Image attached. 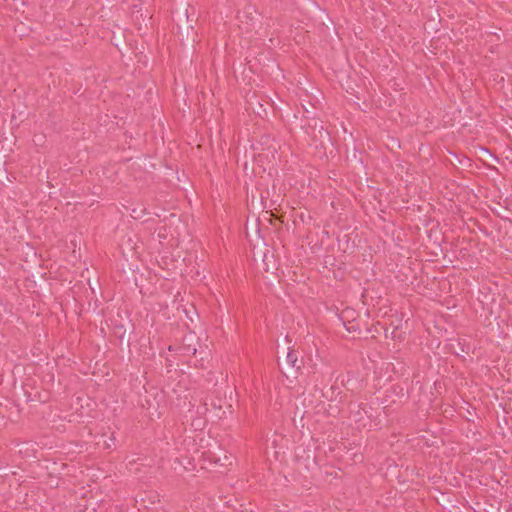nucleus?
<instances>
[{"mask_svg":"<svg viewBox=\"0 0 512 512\" xmlns=\"http://www.w3.org/2000/svg\"><path fill=\"white\" fill-rule=\"evenodd\" d=\"M298 352L294 349H289L286 358L283 360V374L288 376L296 377L303 365V359H299Z\"/></svg>","mask_w":512,"mask_h":512,"instance_id":"obj_1","label":"nucleus"},{"mask_svg":"<svg viewBox=\"0 0 512 512\" xmlns=\"http://www.w3.org/2000/svg\"><path fill=\"white\" fill-rule=\"evenodd\" d=\"M368 409H372L371 407H367V404L360 403L357 405L350 406V417L354 420L359 427H366L367 422L365 421V416L371 420L372 415L369 414Z\"/></svg>","mask_w":512,"mask_h":512,"instance_id":"obj_2","label":"nucleus"},{"mask_svg":"<svg viewBox=\"0 0 512 512\" xmlns=\"http://www.w3.org/2000/svg\"><path fill=\"white\" fill-rule=\"evenodd\" d=\"M349 314L354 315L355 310L353 309H345L340 314V320L342 321L344 327L349 333L353 334V337H355V334H360L361 327H360V321L357 318L349 319Z\"/></svg>","mask_w":512,"mask_h":512,"instance_id":"obj_3","label":"nucleus"},{"mask_svg":"<svg viewBox=\"0 0 512 512\" xmlns=\"http://www.w3.org/2000/svg\"><path fill=\"white\" fill-rule=\"evenodd\" d=\"M145 214H146V209L145 208H141L140 207V208H133L131 210V217H133L134 219H140Z\"/></svg>","mask_w":512,"mask_h":512,"instance_id":"obj_4","label":"nucleus"},{"mask_svg":"<svg viewBox=\"0 0 512 512\" xmlns=\"http://www.w3.org/2000/svg\"><path fill=\"white\" fill-rule=\"evenodd\" d=\"M396 330H397V327H395L391 333V338H393V339L396 337Z\"/></svg>","mask_w":512,"mask_h":512,"instance_id":"obj_5","label":"nucleus"},{"mask_svg":"<svg viewBox=\"0 0 512 512\" xmlns=\"http://www.w3.org/2000/svg\"><path fill=\"white\" fill-rule=\"evenodd\" d=\"M397 388H399L400 392H402V391H403V388H401L400 386H394V387H393L394 391H396V389H397Z\"/></svg>","mask_w":512,"mask_h":512,"instance_id":"obj_6","label":"nucleus"},{"mask_svg":"<svg viewBox=\"0 0 512 512\" xmlns=\"http://www.w3.org/2000/svg\"><path fill=\"white\" fill-rule=\"evenodd\" d=\"M352 318H356L355 314L354 315L349 314V319H352Z\"/></svg>","mask_w":512,"mask_h":512,"instance_id":"obj_7","label":"nucleus"},{"mask_svg":"<svg viewBox=\"0 0 512 512\" xmlns=\"http://www.w3.org/2000/svg\"><path fill=\"white\" fill-rule=\"evenodd\" d=\"M385 337H388V330L385 329Z\"/></svg>","mask_w":512,"mask_h":512,"instance_id":"obj_8","label":"nucleus"}]
</instances>
